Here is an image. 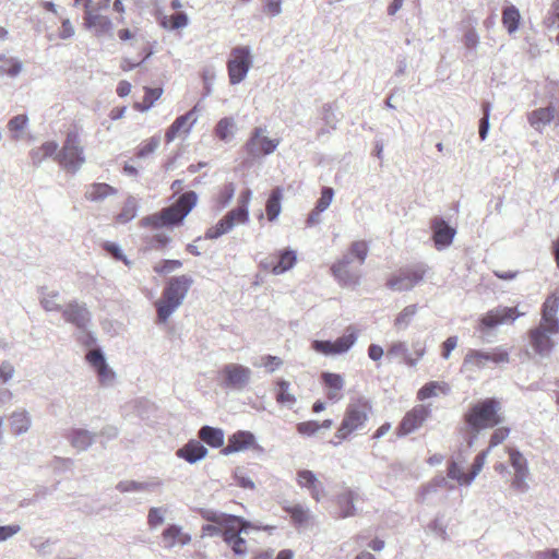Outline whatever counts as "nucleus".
<instances>
[{"mask_svg":"<svg viewBox=\"0 0 559 559\" xmlns=\"http://www.w3.org/2000/svg\"><path fill=\"white\" fill-rule=\"evenodd\" d=\"M192 284V277L185 274L168 280L160 299L155 302L158 322H166L181 306Z\"/></svg>","mask_w":559,"mask_h":559,"instance_id":"1","label":"nucleus"},{"mask_svg":"<svg viewBox=\"0 0 559 559\" xmlns=\"http://www.w3.org/2000/svg\"><path fill=\"white\" fill-rule=\"evenodd\" d=\"M197 201L198 194L194 191H187L175 203L163 209L158 214L144 217L142 224L156 228L180 225L195 206Z\"/></svg>","mask_w":559,"mask_h":559,"instance_id":"2","label":"nucleus"},{"mask_svg":"<svg viewBox=\"0 0 559 559\" xmlns=\"http://www.w3.org/2000/svg\"><path fill=\"white\" fill-rule=\"evenodd\" d=\"M499 409L500 403L496 399L483 400L465 414V423L472 432L479 433L483 429L492 428L501 423Z\"/></svg>","mask_w":559,"mask_h":559,"instance_id":"3","label":"nucleus"},{"mask_svg":"<svg viewBox=\"0 0 559 559\" xmlns=\"http://www.w3.org/2000/svg\"><path fill=\"white\" fill-rule=\"evenodd\" d=\"M56 159L60 166L73 174L82 168L86 158L78 131H68L63 145L56 155Z\"/></svg>","mask_w":559,"mask_h":559,"instance_id":"4","label":"nucleus"},{"mask_svg":"<svg viewBox=\"0 0 559 559\" xmlns=\"http://www.w3.org/2000/svg\"><path fill=\"white\" fill-rule=\"evenodd\" d=\"M371 406L366 402L349 404L345 411L344 418L335 432V437L346 440L350 433L362 429L368 420Z\"/></svg>","mask_w":559,"mask_h":559,"instance_id":"5","label":"nucleus"},{"mask_svg":"<svg viewBox=\"0 0 559 559\" xmlns=\"http://www.w3.org/2000/svg\"><path fill=\"white\" fill-rule=\"evenodd\" d=\"M427 272L428 266L425 263H416L402 267L388 280L386 286L396 292L411 290L424 280Z\"/></svg>","mask_w":559,"mask_h":559,"instance_id":"6","label":"nucleus"},{"mask_svg":"<svg viewBox=\"0 0 559 559\" xmlns=\"http://www.w3.org/2000/svg\"><path fill=\"white\" fill-rule=\"evenodd\" d=\"M231 57L227 62L230 84L242 82L252 67V55L249 46H237L231 49Z\"/></svg>","mask_w":559,"mask_h":559,"instance_id":"7","label":"nucleus"},{"mask_svg":"<svg viewBox=\"0 0 559 559\" xmlns=\"http://www.w3.org/2000/svg\"><path fill=\"white\" fill-rule=\"evenodd\" d=\"M223 386L233 391H243L251 380L250 368L239 364H227L222 368Z\"/></svg>","mask_w":559,"mask_h":559,"instance_id":"8","label":"nucleus"},{"mask_svg":"<svg viewBox=\"0 0 559 559\" xmlns=\"http://www.w3.org/2000/svg\"><path fill=\"white\" fill-rule=\"evenodd\" d=\"M221 526H203L205 531H216ZM226 530L222 533L223 539L231 547L236 555H246V540L240 536L241 533H247L248 528H274L275 526H224Z\"/></svg>","mask_w":559,"mask_h":559,"instance_id":"9","label":"nucleus"},{"mask_svg":"<svg viewBox=\"0 0 559 559\" xmlns=\"http://www.w3.org/2000/svg\"><path fill=\"white\" fill-rule=\"evenodd\" d=\"M263 132L264 130L262 128H254L252 131L245 145V151L248 156L257 158L262 155L272 154L276 150L278 141L262 136Z\"/></svg>","mask_w":559,"mask_h":559,"instance_id":"10","label":"nucleus"},{"mask_svg":"<svg viewBox=\"0 0 559 559\" xmlns=\"http://www.w3.org/2000/svg\"><path fill=\"white\" fill-rule=\"evenodd\" d=\"M508 352L501 348H495L492 352H484L478 349H471L464 358V366H474L476 368H484L487 362L496 365L509 362Z\"/></svg>","mask_w":559,"mask_h":559,"instance_id":"11","label":"nucleus"},{"mask_svg":"<svg viewBox=\"0 0 559 559\" xmlns=\"http://www.w3.org/2000/svg\"><path fill=\"white\" fill-rule=\"evenodd\" d=\"M61 312L64 321L73 324L78 330H84L91 324L92 316L84 302L72 300L62 308Z\"/></svg>","mask_w":559,"mask_h":559,"instance_id":"12","label":"nucleus"},{"mask_svg":"<svg viewBox=\"0 0 559 559\" xmlns=\"http://www.w3.org/2000/svg\"><path fill=\"white\" fill-rule=\"evenodd\" d=\"M91 0L84 3L85 9V26L88 29H94V33L98 37H114V24L107 16L100 14H94L90 10Z\"/></svg>","mask_w":559,"mask_h":559,"instance_id":"13","label":"nucleus"},{"mask_svg":"<svg viewBox=\"0 0 559 559\" xmlns=\"http://www.w3.org/2000/svg\"><path fill=\"white\" fill-rule=\"evenodd\" d=\"M430 409L425 405H417L405 414L399 426L397 435L406 436L418 429L429 417Z\"/></svg>","mask_w":559,"mask_h":559,"instance_id":"14","label":"nucleus"},{"mask_svg":"<svg viewBox=\"0 0 559 559\" xmlns=\"http://www.w3.org/2000/svg\"><path fill=\"white\" fill-rule=\"evenodd\" d=\"M353 262V257L347 253L341 260L331 266L332 274L343 286H357L359 285L360 275L358 272L349 270V264Z\"/></svg>","mask_w":559,"mask_h":559,"instance_id":"15","label":"nucleus"},{"mask_svg":"<svg viewBox=\"0 0 559 559\" xmlns=\"http://www.w3.org/2000/svg\"><path fill=\"white\" fill-rule=\"evenodd\" d=\"M432 239L438 250L449 247L456 234V230L451 227L442 217H435L431 222Z\"/></svg>","mask_w":559,"mask_h":559,"instance_id":"16","label":"nucleus"},{"mask_svg":"<svg viewBox=\"0 0 559 559\" xmlns=\"http://www.w3.org/2000/svg\"><path fill=\"white\" fill-rule=\"evenodd\" d=\"M528 122L536 131H542L556 119L559 121V111L554 105L538 108L528 114Z\"/></svg>","mask_w":559,"mask_h":559,"instance_id":"17","label":"nucleus"},{"mask_svg":"<svg viewBox=\"0 0 559 559\" xmlns=\"http://www.w3.org/2000/svg\"><path fill=\"white\" fill-rule=\"evenodd\" d=\"M519 317L520 313L518 312L516 308H497L489 311L485 317H483L481 324L485 328L492 329L508 321L513 322Z\"/></svg>","mask_w":559,"mask_h":559,"instance_id":"18","label":"nucleus"},{"mask_svg":"<svg viewBox=\"0 0 559 559\" xmlns=\"http://www.w3.org/2000/svg\"><path fill=\"white\" fill-rule=\"evenodd\" d=\"M255 437L252 432L246 430H239L228 438V443L223 448L222 453L224 455H230L233 453L247 450L253 445Z\"/></svg>","mask_w":559,"mask_h":559,"instance_id":"19","label":"nucleus"},{"mask_svg":"<svg viewBox=\"0 0 559 559\" xmlns=\"http://www.w3.org/2000/svg\"><path fill=\"white\" fill-rule=\"evenodd\" d=\"M207 453V449L201 443V441L195 439L189 440L183 447L176 451V455L179 459H182L190 464H195L203 460Z\"/></svg>","mask_w":559,"mask_h":559,"instance_id":"20","label":"nucleus"},{"mask_svg":"<svg viewBox=\"0 0 559 559\" xmlns=\"http://www.w3.org/2000/svg\"><path fill=\"white\" fill-rule=\"evenodd\" d=\"M558 307L557 298H548L543 305L542 324L539 328L546 329L550 334H556L559 331Z\"/></svg>","mask_w":559,"mask_h":559,"instance_id":"21","label":"nucleus"},{"mask_svg":"<svg viewBox=\"0 0 559 559\" xmlns=\"http://www.w3.org/2000/svg\"><path fill=\"white\" fill-rule=\"evenodd\" d=\"M297 484L301 488H306L310 491L311 497L320 501L321 497L324 495V488L322 484L318 480L316 474L310 469H300L297 472Z\"/></svg>","mask_w":559,"mask_h":559,"instance_id":"22","label":"nucleus"},{"mask_svg":"<svg viewBox=\"0 0 559 559\" xmlns=\"http://www.w3.org/2000/svg\"><path fill=\"white\" fill-rule=\"evenodd\" d=\"M198 110V105H195L191 110L186 112L182 116H179L176 118V120L169 126V128L166 130V141L168 143L173 142L178 133L187 126V123L190 121L189 126L186 128V132H189L191 128L197 122L198 118L195 116V112Z\"/></svg>","mask_w":559,"mask_h":559,"instance_id":"23","label":"nucleus"},{"mask_svg":"<svg viewBox=\"0 0 559 559\" xmlns=\"http://www.w3.org/2000/svg\"><path fill=\"white\" fill-rule=\"evenodd\" d=\"M97 438V433L83 428H72L69 431L68 440L78 451H86Z\"/></svg>","mask_w":559,"mask_h":559,"instance_id":"24","label":"nucleus"},{"mask_svg":"<svg viewBox=\"0 0 559 559\" xmlns=\"http://www.w3.org/2000/svg\"><path fill=\"white\" fill-rule=\"evenodd\" d=\"M550 335L546 329L539 326L531 331V343L537 354L547 355L550 353L554 346Z\"/></svg>","mask_w":559,"mask_h":559,"instance_id":"25","label":"nucleus"},{"mask_svg":"<svg viewBox=\"0 0 559 559\" xmlns=\"http://www.w3.org/2000/svg\"><path fill=\"white\" fill-rule=\"evenodd\" d=\"M39 302L41 307L48 311H61L62 306L59 302L60 293L58 290H49L47 286L38 287Z\"/></svg>","mask_w":559,"mask_h":559,"instance_id":"26","label":"nucleus"},{"mask_svg":"<svg viewBox=\"0 0 559 559\" xmlns=\"http://www.w3.org/2000/svg\"><path fill=\"white\" fill-rule=\"evenodd\" d=\"M191 537L181 532V526H167L163 531V544L166 548H171L176 545H186L190 542Z\"/></svg>","mask_w":559,"mask_h":559,"instance_id":"27","label":"nucleus"},{"mask_svg":"<svg viewBox=\"0 0 559 559\" xmlns=\"http://www.w3.org/2000/svg\"><path fill=\"white\" fill-rule=\"evenodd\" d=\"M32 419L27 411H16L10 416V427L15 436L24 435L28 431Z\"/></svg>","mask_w":559,"mask_h":559,"instance_id":"28","label":"nucleus"},{"mask_svg":"<svg viewBox=\"0 0 559 559\" xmlns=\"http://www.w3.org/2000/svg\"><path fill=\"white\" fill-rule=\"evenodd\" d=\"M199 438L212 448H221L224 444V431L221 428L205 425L199 430Z\"/></svg>","mask_w":559,"mask_h":559,"instance_id":"29","label":"nucleus"},{"mask_svg":"<svg viewBox=\"0 0 559 559\" xmlns=\"http://www.w3.org/2000/svg\"><path fill=\"white\" fill-rule=\"evenodd\" d=\"M203 518L212 524H252L250 521L236 516V515H229V514H218L215 511L212 510H205L203 511Z\"/></svg>","mask_w":559,"mask_h":559,"instance_id":"30","label":"nucleus"},{"mask_svg":"<svg viewBox=\"0 0 559 559\" xmlns=\"http://www.w3.org/2000/svg\"><path fill=\"white\" fill-rule=\"evenodd\" d=\"M450 386L445 382L430 381L423 385L418 393L417 399L420 401L437 396L439 393L448 394Z\"/></svg>","mask_w":559,"mask_h":559,"instance_id":"31","label":"nucleus"},{"mask_svg":"<svg viewBox=\"0 0 559 559\" xmlns=\"http://www.w3.org/2000/svg\"><path fill=\"white\" fill-rule=\"evenodd\" d=\"M297 261L296 251L285 249L280 252L278 261L273 265V274L280 275L290 270Z\"/></svg>","mask_w":559,"mask_h":559,"instance_id":"32","label":"nucleus"},{"mask_svg":"<svg viewBox=\"0 0 559 559\" xmlns=\"http://www.w3.org/2000/svg\"><path fill=\"white\" fill-rule=\"evenodd\" d=\"M323 383L330 389L328 393V397L330 400H338L340 396L337 392H340L344 388V379L338 373L333 372H323L322 373Z\"/></svg>","mask_w":559,"mask_h":559,"instance_id":"33","label":"nucleus"},{"mask_svg":"<svg viewBox=\"0 0 559 559\" xmlns=\"http://www.w3.org/2000/svg\"><path fill=\"white\" fill-rule=\"evenodd\" d=\"M282 197H283V193H282V189L280 187L274 188L271 191V194L269 195L265 210H266L267 218L271 222L275 221L282 211V205H281Z\"/></svg>","mask_w":559,"mask_h":559,"instance_id":"34","label":"nucleus"},{"mask_svg":"<svg viewBox=\"0 0 559 559\" xmlns=\"http://www.w3.org/2000/svg\"><path fill=\"white\" fill-rule=\"evenodd\" d=\"M117 190L108 183H93L86 191V199L99 202L105 198L116 194Z\"/></svg>","mask_w":559,"mask_h":559,"instance_id":"35","label":"nucleus"},{"mask_svg":"<svg viewBox=\"0 0 559 559\" xmlns=\"http://www.w3.org/2000/svg\"><path fill=\"white\" fill-rule=\"evenodd\" d=\"M290 383L284 379L277 381L276 402L281 405L292 408L296 403V397L289 393Z\"/></svg>","mask_w":559,"mask_h":559,"instance_id":"36","label":"nucleus"},{"mask_svg":"<svg viewBox=\"0 0 559 559\" xmlns=\"http://www.w3.org/2000/svg\"><path fill=\"white\" fill-rule=\"evenodd\" d=\"M23 68V63L17 58L0 56V72L5 73L11 78L17 76Z\"/></svg>","mask_w":559,"mask_h":559,"instance_id":"37","label":"nucleus"},{"mask_svg":"<svg viewBox=\"0 0 559 559\" xmlns=\"http://www.w3.org/2000/svg\"><path fill=\"white\" fill-rule=\"evenodd\" d=\"M520 11L514 5H509L503 9L502 23L510 34L519 28Z\"/></svg>","mask_w":559,"mask_h":559,"instance_id":"38","label":"nucleus"},{"mask_svg":"<svg viewBox=\"0 0 559 559\" xmlns=\"http://www.w3.org/2000/svg\"><path fill=\"white\" fill-rule=\"evenodd\" d=\"M356 341L357 334L355 330L348 329L346 334L342 335L333 342L334 354L337 355L348 352L350 347L356 343Z\"/></svg>","mask_w":559,"mask_h":559,"instance_id":"39","label":"nucleus"},{"mask_svg":"<svg viewBox=\"0 0 559 559\" xmlns=\"http://www.w3.org/2000/svg\"><path fill=\"white\" fill-rule=\"evenodd\" d=\"M239 214L243 215L242 211H229L217 222L216 227L222 236L229 233L237 224H242L238 217Z\"/></svg>","mask_w":559,"mask_h":559,"instance_id":"40","label":"nucleus"},{"mask_svg":"<svg viewBox=\"0 0 559 559\" xmlns=\"http://www.w3.org/2000/svg\"><path fill=\"white\" fill-rule=\"evenodd\" d=\"M163 88L160 87H145V95L142 103H136L135 108L139 111H147L154 103L160 98Z\"/></svg>","mask_w":559,"mask_h":559,"instance_id":"41","label":"nucleus"},{"mask_svg":"<svg viewBox=\"0 0 559 559\" xmlns=\"http://www.w3.org/2000/svg\"><path fill=\"white\" fill-rule=\"evenodd\" d=\"M337 504L343 518L353 515L355 512L354 492L346 490L337 496Z\"/></svg>","mask_w":559,"mask_h":559,"instance_id":"42","label":"nucleus"},{"mask_svg":"<svg viewBox=\"0 0 559 559\" xmlns=\"http://www.w3.org/2000/svg\"><path fill=\"white\" fill-rule=\"evenodd\" d=\"M417 305H409L405 307L395 318L394 326L397 330H405L411 324L415 314L417 313Z\"/></svg>","mask_w":559,"mask_h":559,"instance_id":"43","label":"nucleus"},{"mask_svg":"<svg viewBox=\"0 0 559 559\" xmlns=\"http://www.w3.org/2000/svg\"><path fill=\"white\" fill-rule=\"evenodd\" d=\"M138 213V202L134 197H128L126 200L122 211L118 214L117 221L121 224H126L132 221Z\"/></svg>","mask_w":559,"mask_h":559,"instance_id":"44","label":"nucleus"},{"mask_svg":"<svg viewBox=\"0 0 559 559\" xmlns=\"http://www.w3.org/2000/svg\"><path fill=\"white\" fill-rule=\"evenodd\" d=\"M155 484L153 483H141L135 480H122L116 486L120 492H138L151 490Z\"/></svg>","mask_w":559,"mask_h":559,"instance_id":"45","label":"nucleus"},{"mask_svg":"<svg viewBox=\"0 0 559 559\" xmlns=\"http://www.w3.org/2000/svg\"><path fill=\"white\" fill-rule=\"evenodd\" d=\"M287 513L290 515L295 524L307 523L311 520V514L308 508L302 504H293L286 508Z\"/></svg>","mask_w":559,"mask_h":559,"instance_id":"46","label":"nucleus"},{"mask_svg":"<svg viewBox=\"0 0 559 559\" xmlns=\"http://www.w3.org/2000/svg\"><path fill=\"white\" fill-rule=\"evenodd\" d=\"M252 198V191L250 189L243 190L238 199V206L233 209L231 211H242V214H239L241 223H247L249 221V203Z\"/></svg>","mask_w":559,"mask_h":559,"instance_id":"47","label":"nucleus"},{"mask_svg":"<svg viewBox=\"0 0 559 559\" xmlns=\"http://www.w3.org/2000/svg\"><path fill=\"white\" fill-rule=\"evenodd\" d=\"M234 127V119L230 117H224L217 122L215 127V134L219 140L227 141L233 134Z\"/></svg>","mask_w":559,"mask_h":559,"instance_id":"48","label":"nucleus"},{"mask_svg":"<svg viewBox=\"0 0 559 559\" xmlns=\"http://www.w3.org/2000/svg\"><path fill=\"white\" fill-rule=\"evenodd\" d=\"M510 463L514 468L515 473H528L527 460L523 456V454L518 449H510Z\"/></svg>","mask_w":559,"mask_h":559,"instance_id":"49","label":"nucleus"},{"mask_svg":"<svg viewBox=\"0 0 559 559\" xmlns=\"http://www.w3.org/2000/svg\"><path fill=\"white\" fill-rule=\"evenodd\" d=\"M489 449L481 451L478 453L473 462L471 471L467 473V484H472V481L476 478V476L480 473L484 467L486 457L489 453Z\"/></svg>","mask_w":559,"mask_h":559,"instance_id":"50","label":"nucleus"},{"mask_svg":"<svg viewBox=\"0 0 559 559\" xmlns=\"http://www.w3.org/2000/svg\"><path fill=\"white\" fill-rule=\"evenodd\" d=\"M368 250L369 249H368L367 242L362 241V240H358V241H354L350 245L348 253L352 257H355L356 259H358L359 264H364L367 259V255H368Z\"/></svg>","mask_w":559,"mask_h":559,"instance_id":"51","label":"nucleus"},{"mask_svg":"<svg viewBox=\"0 0 559 559\" xmlns=\"http://www.w3.org/2000/svg\"><path fill=\"white\" fill-rule=\"evenodd\" d=\"M86 360L96 370L104 368L107 365L105 355L100 348L90 350L86 355Z\"/></svg>","mask_w":559,"mask_h":559,"instance_id":"52","label":"nucleus"},{"mask_svg":"<svg viewBox=\"0 0 559 559\" xmlns=\"http://www.w3.org/2000/svg\"><path fill=\"white\" fill-rule=\"evenodd\" d=\"M491 105L489 102H485L483 104V118L479 120V138L484 141L486 140L489 131V116H490Z\"/></svg>","mask_w":559,"mask_h":559,"instance_id":"53","label":"nucleus"},{"mask_svg":"<svg viewBox=\"0 0 559 559\" xmlns=\"http://www.w3.org/2000/svg\"><path fill=\"white\" fill-rule=\"evenodd\" d=\"M334 197V190L331 187H323L321 190V197L316 202L314 209L324 212L332 203Z\"/></svg>","mask_w":559,"mask_h":559,"instance_id":"54","label":"nucleus"},{"mask_svg":"<svg viewBox=\"0 0 559 559\" xmlns=\"http://www.w3.org/2000/svg\"><path fill=\"white\" fill-rule=\"evenodd\" d=\"M160 140L157 136H152L139 147L136 156L139 158H145L147 155L152 154L159 146Z\"/></svg>","mask_w":559,"mask_h":559,"instance_id":"55","label":"nucleus"},{"mask_svg":"<svg viewBox=\"0 0 559 559\" xmlns=\"http://www.w3.org/2000/svg\"><path fill=\"white\" fill-rule=\"evenodd\" d=\"M96 372L102 385L111 386L115 383L116 373L111 368H109L108 364L104 366V368L96 370Z\"/></svg>","mask_w":559,"mask_h":559,"instance_id":"56","label":"nucleus"},{"mask_svg":"<svg viewBox=\"0 0 559 559\" xmlns=\"http://www.w3.org/2000/svg\"><path fill=\"white\" fill-rule=\"evenodd\" d=\"M104 249L112 255L116 260L122 261L126 265H130L131 262L128 260V258L123 254L121 248L119 245L110 241H106L104 243Z\"/></svg>","mask_w":559,"mask_h":559,"instance_id":"57","label":"nucleus"},{"mask_svg":"<svg viewBox=\"0 0 559 559\" xmlns=\"http://www.w3.org/2000/svg\"><path fill=\"white\" fill-rule=\"evenodd\" d=\"M320 430V424L316 420L302 421L297 425V431L307 437L316 435Z\"/></svg>","mask_w":559,"mask_h":559,"instance_id":"58","label":"nucleus"},{"mask_svg":"<svg viewBox=\"0 0 559 559\" xmlns=\"http://www.w3.org/2000/svg\"><path fill=\"white\" fill-rule=\"evenodd\" d=\"M182 266L179 260H163L158 265L154 266V271L158 274H168Z\"/></svg>","mask_w":559,"mask_h":559,"instance_id":"59","label":"nucleus"},{"mask_svg":"<svg viewBox=\"0 0 559 559\" xmlns=\"http://www.w3.org/2000/svg\"><path fill=\"white\" fill-rule=\"evenodd\" d=\"M88 328L90 326L85 328L84 330H78L76 333L78 342L85 347H92L96 344V336L93 332L90 331Z\"/></svg>","mask_w":559,"mask_h":559,"instance_id":"60","label":"nucleus"},{"mask_svg":"<svg viewBox=\"0 0 559 559\" xmlns=\"http://www.w3.org/2000/svg\"><path fill=\"white\" fill-rule=\"evenodd\" d=\"M31 544L35 549H37L39 554L46 555L51 551V546L55 544V542L50 538L44 540L43 537H34L32 538Z\"/></svg>","mask_w":559,"mask_h":559,"instance_id":"61","label":"nucleus"},{"mask_svg":"<svg viewBox=\"0 0 559 559\" xmlns=\"http://www.w3.org/2000/svg\"><path fill=\"white\" fill-rule=\"evenodd\" d=\"M448 476L452 479H455L460 484L468 485L466 480L467 474L461 469L460 465L456 462H451V464L449 465Z\"/></svg>","mask_w":559,"mask_h":559,"instance_id":"62","label":"nucleus"},{"mask_svg":"<svg viewBox=\"0 0 559 559\" xmlns=\"http://www.w3.org/2000/svg\"><path fill=\"white\" fill-rule=\"evenodd\" d=\"M28 122L26 115H17L11 118L8 122V128L12 132L23 131Z\"/></svg>","mask_w":559,"mask_h":559,"instance_id":"63","label":"nucleus"},{"mask_svg":"<svg viewBox=\"0 0 559 559\" xmlns=\"http://www.w3.org/2000/svg\"><path fill=\"white\" fill-rule=\"evenodd\" d=\"M333 345L334 344L331 341L316 340L312 342L313 350H316L317 353L323 354L325 356L335 355Z\"/></svg>","mask_w":559,"mask_h":559,"instance_id":"64","label":"nucleus"}]
</instances>
